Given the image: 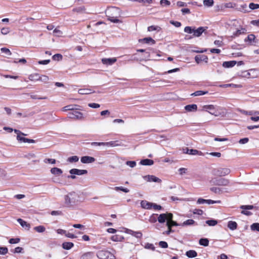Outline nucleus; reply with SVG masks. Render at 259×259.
Returning a JSON list of instances; mask_svg holds the SVG:
<instances>
[{
	"instance_id": "obj_1",
	"label": "nucleus",
	"mask_w": 259,
	"mask_h": 259,
	"mask_svg": "<svg viewBox=\"0 0 259 259\" xmlns=\"http://www.w3.org/2000/svg\"><path fill=\"white\" fill-rule=\"evenodd\" d=\"M105 14L108 20L111 22L114 23L121 22L118 19L120 16V10L119 8L114 7L109 8L106 10Z\"/></svg>"
},
{
	"instance_id": "obj_2",
	"label": "nucleus",
	"mask_w": 259,
	"mask_h": 259,
	"mask_svg": "<svg viewBox=\"0 0 259 259\" xmlns=\"http://www.w3.org/2000/svg\"><path fill=\"white\" fill-rule=\"evenodd\" d=\"M79 196L74 192H70L64 196V205L67 207H73L79 202Z\"/></svg>"
},
{
	"instance_id": "obj_3",
	"label": "nucleus",
	"mask_w": 259,
	"mask_h": 259,
	"mask_svg": "<svg viewBox=\"0 0 259 259\" xmlns=\"http://www.w3.org/2000/svg\"><path fill=\"white\" fill-rule=\"evenodd\" d=\"M206 29L203 27H199L197 29L195 27L186 26L184 28V32L189 34H193L194 37L200 36Z\"/></svg>"
},
{
	"instance_id": "obj_4",
	"label": "nucleus",
	"mask_w": 259,
	"mask_h": 259,
	"mask_svg": "<svg viewBox=\"0 0 259 259\" xmlns=\"http://www.w3.org/2000/svg\"><path fill=\"white\" fill-rule=\"evenodd\" d=\"M210 183L211 185L227 186L229 185L230 181L224 178H214L210 181Z\"/></svg>"
},
{
	"instance_id": "obj_5",
	"label": "nucleus",
	"mask_w": 259,
	"mask_h": 259,
	"mask_svg": "<svg viewBox=\"0 0 259 259\" xmlns=\"http://www.w3.org/2000/svg\"><path fill=\"white\" fill-rule=\"evenodd\" d=\"M96 255L99 259H114L115 257L113 254L107 250L98 251Z\"/></svg>"
},
{
	"instance_id": "obj_6",
	"label": "nucleus",
	"mask_w": 259,
	"mask_h": 259,
	"mask_svg": "<svg viewBox=\"0 0 259 259\" xmlns=\"http://www.w3.org/2000/svg\"><path fill=\"white\" fill-rule=\"evenodd\" d=\"M78 109H75L72 111L69 112L67 114L68 117L69 118H71L75 120H81L82 119L83 114L77 111Z\"/></svg>"
},
{
	"instance_id": "obj_7",
	"label": "nucleus",
	"mask_w": 259,
	"mask_h": 259,
	"mask_svg": "<svg viewBox=\"0 0 259 259\" xmlns=\"http://www.w3.org/2000/svg\"><path fill=\"white\" fill-rule=\"evenodd\" d=\"M172 217L171 213H162L158 216L157 221L159 223H164L166 221L167 222L168 220L172 219Z\"/></svg>"
},
{
	"instance_id": "obj_8",
	"label": "nucleus",
	"mask_w": 259,
	"mask_h": 259,
	"mask_svg": "<svg viewBox=\"0 0 259 259\" xmlns=\"http://www.w3.org/2000/svg\"><path fill=\"white\" fill-rule=\"evenodd\" d=\"M201 111L208 112L210 114L218 116L219 114L215 112V107L213 105H205L202 106Z\"/></svg>"
},
{
	"instance_id": "obj_9",
	"label": "nucleus",
	"mask_w": 259,
	"mask_h": 259,
	"mask_svg": "<svg viewBox=\"0 0 259 259\" xmlns=\"http://www.w3.org/2000/svg\"><path fill=\"white\" fill-rule=\"evenodd\" d=\"M240 208L243 209L241 212L242 214L249 216L251 215L252 213L250 211H246L245 210L252 209L254 208V206L252 205H241Z\"/></svg>"
},
{
	"instance_id": "obj_10",
	"label": "nucleus",
	"mask_w": 259,
	"mask_h": 259,
	"mask_svg": "<svg viewBox=\"0 0 259 259\" xmlns=\"http://www.w3.org/2000/svg\"><path fill=\"white\" fill-rule=\"evenodd\" d=\"M231 170L228 168H220L217 169L216 175L221 177L229 175Z\"/></svg>"
},
{
	"instance_id": "obj_11",
	"label": "nucleus",
	"mask_w": 259,
	"mask_h": 259,
	"mask_svg": "<svg viewBox=\"0 0 259 259\" xmlns=\"http://www.w3.org/2000/svg\"><path fill=\"white\" fill-rule=\"evenodd\" d=\"M143 178L145 180H146L147 181L149 182H156V183H160L161 182V180L159 178H158L153 175H147V176L143 177Z\"/></svg>"
},
{
	"instance_id": "obj_12",
	"label": "nucleus",
	"mask_w": 259,
	"mask_h": 259,
	"mask_svg": "<svg viewBox=\"0 0 259 259\" xmlns=\"http://www.w3.org/2000/svg\"><path fill=\"white\" fill-rule=\"evenodd\" d=\"M69 172L71 175H76L78 176L87 174L88 171L85 169H78L76 168H73L69 170Z\"/></svg>"
},
{
	"instance_id": "obj_13",
	"label": "nucleus",
	"mask_w": 259,
	"mask_h": 259,
	"mask_svg": "<svg viewBox=\"0 0 259 259\" xmlns=\"http://www.w3.org/2000/svg\"><path fill=\"white\" fill-rule=\"evenodd\" d=\"M24 157L28 160H32L33 163H36L39 161L38 159H37V156L35 154L32 152L24 155Z\"/></svg>"
},
{
	"instance_id": "obj_14",
	"label": "nucleus",
	"mask_w": 259,
	"mask_h": 259,
	"mask_svg": "<svg viewBox=\"0 0 259 259\" xmlns=\"http://www.w3.org/2000/svg\"><path fill=\"white\" fill-rule=\"evenodd\" d=\"M244 41H248L250 45H253V44H256L258 42V40L255 38V36L251 34L248 35V36L245 38Z\"/></svg>"
},
{
	"instance_id": "obj_15",
	"label": "nucleus",
	"mask_w": 259,
	"mask_h": 259,
	"mask_svg": "<svg viewBox=\"0 0 259 259\" xmlns=\"http://www.w3.org/2000/svg\"><path fill=\"white\" fill-rule=\"evenodd\" d=\"M80 161L83 163H91L95 161V158L89 156H82Z\"/></svg>"
},
{
	"instance_id": "obj_16",
	"label": "nucleus",
	"mask_w": 259,
	"mask_h": 259,
	"mask_svg": "<svg viewBox=\"0 0 259 259\" xmlns=\"http://www.w3.org/2000/svg\"><path fill=\"white\" fill-rule=\"evenodd\" d=\"M95 256L94 252L88 251L83 253L80 256V259H93Z\"/></svg>"
},
{
	"instance_id": "obj_17",
	"label": "nucleus",
	"mask_w": 259,
	"mask_h": 259,
	"mask_svg": "<svg viewBox=\"0 0 259 259\" xmlns=\"http://www.w3.org/2000/svg\"><path fill=\"white\" fill-rule=\"evenodd\" d=\"M116 59L115 58H103L102 59V62L103 64L107 65H112L116 61Z\"/></svg>"
},
{
	"instance_id": "obj_18",
	"label": "nucleus",
	"mask_w": 259,
	"mask_h": 259,
	"mask_svg": "<svg viewBox=\"0 0 259 259\" xmlns=\"http://www.w3.org/2000/svg\"><path fill=\"white\" fill-rule=\"evenodd\" d=\"M17 140L20 142L29 143H34L35 140L32 139H29L25 138L21 136L20 135L17 136Z\"/></svg>"
},
{
	"instance_id": "obj_19",
	"label": "nucleus",
	"mask_w": 259,
	"mask_h": 259,
	"mask_svg": "<svg viewBox=\"0 0 259 259\" xmlns=\"http://www.w3.org/2000/svg\"><path fill=\"white\" fill-rule=\"evenodd\" d=\"M152 205L153 203L146 200H142L141 202V207L144 209H150L152 207Z\"/></svg>"
},
{
	"instance_id": "obj_20",
	"label": "nucleus",
	"mask_w": 259,
	"mask_h": 259,
	"mask_svg": "<svg viewBox=\"0 0 259 259\" xmlns=\"http://www.w3.org/2000/svg\"><path fill=\"white\" fill-rule=\"evenodd\" d=\"M246 31L245 28L241 27L240 29H238L235 32H233L231 37H235L238 36L242 34L245 33Z\"/></svg>"
},
{
	"instance_id": "obj_21",
	"label": "nucleus",
	"mask_w": 259,
	"mask_h": 259,
	"mask_svg": "<svg viewBox=\"0 0 259 259\" xmlns=\"http://www.w3.org/2000/svg\"><path fill=\"white\" fill-rule=\"evenodd\" d=\"M185 109L188 112L196 111L197 109V106L196 104H190L185 106Z\"/></svg>"
},
{
	"instance_id": "obj_22",
	"label": "nucleus",
	"mask_w": 259,
	"mask_h": 259,
	"mask_svg": "<svg viewBox=\"0 0 259 259\" xmlns=\"http://www.w3.org/2000/svg\"><path fill=\"white\" fill-rule=\"evenodd\" d=\"M78 107L77 105H69L64 107L62 108V111H72L75 109H78L77 108Z\"/></svg>"
},
{
	"instance_id": "obj_23",
	"label": "nucleus",
	"mask_w": 259,
	"mask_h": 259,
	"mask_svg": "<svg viewBox=\"0 0 259 259\" xmlns=\"http://www.w3.org/2000/svg\"><path fill=\"white\" fill-rule=\"evenodd\" d=\"M197 224L192 219H189L185 221H184L183 223L180 224V226H192V225H197Z\"/></svg>"
},
{
	"instance_id": "obj_24",
	"label": "nucleus",
	"mask_w": 259,
	"mask_h": 259,
	"mask_svg": "<svg viewBox=\"0 0 259 259\" xmlns=\"http://www.w3.org/2000/svg\"><path fill=\"white\" fill-rule=\"evenodd\" d=\"M236 64L235 61H225L223 63V66L225 68L233 67Z\"/></svg>"
},
{
	"instance_id": "obj_25",
	"label": "nucleus",
	"mask_w": 259,
	"mask_h": 259,
	"mask_svg": "<svg viewBox=\"0 0 259 259\" xmlns=\"http://www.w3.org/2000/svg\"><path fill=\"white\" fill-rule=\"evenodd\" d=\"M140 163L143 165H152L153 164L154 161L151 159H145L142 160Z\"/></svg>"
},
{
	"instance_id": "obj_26",
	"label": "nucleus",
	"mask_w": 259,
	"mask_h": 259,
	"mask_svg": "<svg viewBox=\"0 0 259 259\" xmlns=\"http://www.w3.org/2000/svg\"><path fill=\"white\" fill-rule=\"evenodd\" d=\"M228 227L231 230H236L237 228V224L234 221H229L228 223Z\"/></svg>"
},
{
	"instance_id": "obj_27",
	"label": "nucleus",
	"mask_w": 259,
	"mask_h": 259,
	"mask_svg": "<svg viewBox=\"0 0 259 259\" xmlns=\"http://www.w3.org/2000/svg\"><path fill=\"white\" fill-rule=\"evenodd\" d=\"M187 256L190 258L195 257L197 256V253L194 250H190L186 252Z\"/></svg>"
},
{
	"instance_id": "obj_28",
	"label": "nucleus",
	"mask_w": 259,
	"mask_h": 259,
	"mask_svg": "<svg viewBox=\"0 0 259 259\" xmlns=\"http://www.w3.org/2000/svg\"><path fill=\"white\" fill-rule=\"evenodd\" d=\"M28 78L31 81H38L39 80L40 75L37 73L32 74L29 76Z\"/></svg>"
},
{
	"instance_id": "obj_29",
	"label": "nucleus",
	"mask_w": 259,
	"mask_h": 259,
	"mask_svg": "<svg viewBox=\"0 0 259 259\" xmlns=\"http://www.w3.org/2000/svg\"><path fill=\"white\" fill-rule=\"evenodd\" d=\"M51 172L52 174L58 176L61 175L63 172L62 170L60 168L57 167H53L51 168Z\"/></svg>"
},
{
	"instance_id": "obj_30",
	"label": "nucleus",
	"mask_w": 259,
	"mask_h": 259,
	"mask_svg": "<svg viewBox=\"0 0 259 259\" xmlns=\"http://www.w3.org/2000/svg\"><path fill=\"white\" fill-rule=\"evenodd\" d=\"M210 190L215 194H220L223 193L222 189L217 187H212L210 188Z\"/></svg>"
},
{
	"instance_id": "obj_31",
	"label": "nucleus",
	"mask_w": 259,
	"mask_h": 259,
	"mask_svg": "<svg viewBox=\"0 0 259 259\" xmlns=\"http://www.w3.org/2000/svg\"><path fill=\"white\" fill-rule=\"evenodd\" d=\"M208 93L207 91H197L195 92L194 93L191 94V96H199L207 94Z\"/></svg>"
},
{
	"instance_id": "obj_32",
	"label": "nucleus",
	"mask_w": 259,
	"mask_h": 259,
	"mask_svg": "<svg viewBox=\"0 0 259 259\" xmlns=\"http://www.w3.org/2000/svg\"><path fill=\"white\" fill-rule=\"evenodd\" d=\"M78 92L79 94L81 95H88L92 93L91 90L88 89H79Z\"/></svg>"
},
{
	"instance_id": "obj_33",
	"label": "nucleus",
	"mask_w": 259,
	"mask_h": 259,
	"mask_svg": "<svg viewBox=\"0 0 259 259\" xmlns=\"http://www.w3.org/2000/svg\"><path fill=\"white\" fill-rule=\"evenodd\" d=\"M140 40L146 44H154L155 43V41L150 37H145Z\"/></svg>"
},
{
	"instance_id": "obj_34",
	"label": "nucleus",
	"mask_w": 259,
	"mask_h": 259,
	"mask_svg": "<svg viewBox=\"0 0 259 259\" xmlns=\"http://www.w3.org/2000/svg\"><path fill=\"white\" fill-rule=\"evenodd\" d=\"M74 244L72 242H64L62 244V247L65 249H71L73 246Z\"/></svg>"
},
{
	"instance_id": "obj_35",
	"label": "nucleus",
	"mask_w": 259,
	"mask_h": 259,
	"mask_svg": "<svg viewBox=\"0 0 259 259\" xmlns=\"http://www.w3.org/2000/svg\"><path fill=\"white\" fill-rule=\"evenodd\" d=\"M18 222L20 224V225L23 227H26L27 228H30V225L28 224L26 222L24 221L21 219H18L17 220Z\"/></svg>"
},
{
	"instance_id": "obj_36",
	"label": "nucleus",
	"mask_w": 259,
	"mask_h": 259,
	"mask_svg": "<svg viewBox=\"0 0 259 259\" xmlns=\"http://www.w3.org/2000/svg\"><path fill=\"white\" fill-rule=\"evenodd\" d=\"M199 243L201 245L207 246L209 244V240L207 238H201L199 241Z\"/></svg>"
},
{
	"instance_id": "obj_37",
	"label": "nucleus",
	"mask_w": 259,
	"mask_h": 259,
	"mask_svg": "<svg viewBox=\"0 0 259 259\" xmlns=\"http://www.w3.org/2000/svg\"><path fill=\"white\" fill-rule=\"evenodd\" d=\"M119 145L116 143V141H110L109 142H104V146L116 147Z\"/></svg>"
},
{
	"instance_id": "obj_38",
	"label": "nucleus",
	"mask_w": 259,
	"mask_h": 259,
	"mask_svg": "<svg viewBox=\"0 0 259 259\" xmlns=\"http://www.w3.org/2000/svg\"><path fill=\"white\" fill-rule=\"evenodd\" d=\"M34 230L38 233H43L45 231L46 228L43 226H38L33 228Z\"/></svg>"
},
{
	"instance_id": "obj_39",
	"label": "nucleus",
	"mask_w": 259,
	"mask_h": 259,
	"mask_svg": "<svg viewBox=\"0 0 259 259\" xmlns=\"http://www.w3.org/2000/svg\"><path fill=\"white\" fill-rule=\"evenodd\" d=\"M203 5L207 7H210L213 5V0H203Z\"/></svg>"
},
{
	"instance_id": "obj_40",
	"label": "nucleus",
	"mask_w": 259,
	"mask_h": 259,
	"mask_svg": "<svg viewBox=\"0 0 259 259\" xmlns=\"http://www.w3.org/2000/svg\"><path fill=\"white\" fill-rule=\"evenodd\" d=\"M198 153H199V151H198L197 150L189 149L188 148H187V151L186 152V153L189 154L190 155H196V154H198ZM200 153H201V152H200Z\"/></svg>"
},
{
	"instance_id": "obj_41",
	"label": "nucleus",
	"mask_w": 259,
	"mask_h": 259,
	"mask_svg": "<svg viewBox=\"0 0 259 259\" xmlns=\"http://www.w3.org/2000/svg\"><path fill=\"white\" fill-rule=\"evenodd\" d=\"M79 160V158L77 156H73L71 157H70L68 158L67 161L73 163V162H77Z\"/></svg>"
},
{
	"instance_id": "obj_42",
	"label": "nucleus",
	"mask_w": 259,
	"mask_h": 259,
	"mask_svg": "<svg viewBox=\"0 0 259 259\" xmlns=\"http://www.w3.org/2000/svg\"><path fill=\"white\" fill-rule=\"evenodd\" d=\"M206 224L210 226H214L218 224V221L215 220H207L206 221Z\"/></svg>"
},
{
	"instance_id": "obj_43",
	"label": "nucleus",
	"mask_w": 259,
	"mask_h": 259,
	"mask_svg": "<svg viewBox=\"0 0 259 259\" xmlns=\"http://www.w3.org/2000/svg\"><path fill=\"white\" fill-rule=\"evenodd\" d=\"M250 228L252 231H259V223H255L252 224L251 225Z\"/></svg>"
},
{
	"instance_id": "obj_44",
	"label": "nucleus",
	"mask_w": 259,
	"mask_h": 259,
	"mask_svg": "<svg viewBox=\"0 0 259 259\" xmlns=\"http://www.w3.org/2000/svg\"><path fill=\"white\" fill-rule=\"evenodd\" d=\"M160 4L161 6H169L170 5V2L168 0H161Z\"/></svg>"
},
{
	"instance_id": "obj_45",
	"label": "nucleus",
	"mask_w": 259,
	"mask_h": 259,
	"mask_svg": "<svg viewBox=\"0 0 259 259\" xmlns=\"http://www.w3.org/2000/svg\"><path fill=\"white\" fill-rule=\"evenodd\" d=\"M8 252V249L6 247H0V254L5 255Z\"/></svg>"
},
{
	"instance_id": "obj_46",
	"label": "nucleus",
	"mask_w": 259,
	"mask_h": 259,
	"mask_svg": "<svg viewBox=\"0 0 259 259\" xmlns=\"http://www.w3.org/2000/svg\"><path fill=\"white\" fill-rule=\"evenodd\" d=\"M114 190L118 191L119 190L122 191L125 193H128L130 190L127 188H124L122 187H115Z\"/></svg>"
},
{
	"instance_id": "obj_47",
	"label": "nucleus",
	"mask_w": 259,
	"mask_h": 259,
	"mask_svg": "<svg viewBox=\"0 0 259 259\" xmlns=\"http://www.w3.org/2000/svg\"><path fill=\"white\" fill-rule=\"evenodd\" d=\"M2 53H5L7 56H11L12 53L10 50L6 48H2L1 49Z\"/></svg>"
},
{
	"instance_id": "obj_48",
	"label": "nucleus",
	"mask_w": 259,
	"mask_h": 259,
	"mask_svg": "<svg viewBox=\"0 0 259 259\" xmlns=\"http://www.w3.org/2000/svg\"><path fill=\"white\" fill-rule=\"evenodd\" d=\"M85 10L84 7H80L73 9V11L77 13H83Z\"/></svg>"
},
{
	"instance_id": "obj_49",
	"label": "nucleus",
	"mask_w": 259,
	"mask_h": 259,
	"mask_svg": "<svg viewBox=\"0 0 259 259\" xmlns=\"http://www.w3.org/2000/svg\"><path fill=\"white\" fill-rule=\"evenodd\" d=\"M20 239L19 238H11L9 240V242L10 244H16V243H18L20 242Z\"/></svg>"
},
{
	"instance_id": "obj_50",
	"label": "nucleus",
	"mask_w": 259,
	"mask_h": 259,
	"mask_svg": "<svg viewBox=\"0 0 259 259\" xmlns=\"http://www.w3.org/2000/svg\"><path fill=\"white\" fill-rule=\"evenodd\" d=\"M202 56H203V55H198L195 56V60L197 63L199 64L203 61Z\"/></svg>"
},
{
	"instance_id": "obj_51",
	"label": "nucleus",
	"mask_w": 259,
	"mask_h": 259,
	"mask_svg": "<svg viewBox=\"0 0 259 259\" xmlns=\"http://www.w3.org/2000/svg\"><path fill=\"white\" fill-rule=\"evenodd\" d=\"M10 28L8 27H3L1 29V33L4 35H6L10 32Z\"/></svg>"
},
{
	"instance_id": "obj_52",
	"label": "nucleus",
	"mask_w": 259,
	"mask_h": 259,
	"mask_svg": "<svg viewBox=\"0 0 259 259\" xmlns=\"http://www.w3.org/2000/svg\"><path fill=\"white\" fill-rule=\"evenodd\" d=\"M62 58H63L62 55L60 54H55L53 56V59L54 60H57V61L61 60L62 59Z\"/></svg>"
},
{
	"instance_id": "obj_53",
	"label": "nucleus",
	"mask_w": 259,
	"mask_h": 259,
	"mask_svg": "<svg viewBox=\"0 0 259 259\" xmlns=\"http://www.w3.org/2000/svg\"><path fill=\"white\" fill-rule=\"evenodd\" d=\"M44 162L45 163H52V164H55L56 163V160L55 159H52V158H46L44 159Z\"/></svg>"
},
{
	"instance_id": "obj_54",
	"label": "nucleus",
	"mask_w": 259,
	"mask_h": 259,
	"mask_svg": "<svg viewBox=\"0 0 259 259\" xmlns=\"http://www.w3.org/2000/svg\"><path fill=\"white\" fill-rule=\"evenodd\" d=\"M172 219H170L168 220L166 223H169V225H171V227L172 226H180V224L177 223L176 222L172 221Z\"/></svg>"
},
{
	"instance_id": "obj_55",
	"label": "nucleus",
	"mask_w": 259,
	"mask_h": 259,
	"mask_svg": "<svg viewBox=\"0 0 259 259\" xmlns=\"http://www.w3.org/2000/svg\"><path fill=\"white\" fill-rule=\"evenodd\" d=\"M145 248L146 249H151L152 250H155V247L153 244L147 243L145 244Z\"/></svg>"
},
{
	"instance_id": "obj_56",
	"label": "nucleus",
	"mask_w": 259,
	"mask_h": 259,
	"mask_svg": "<svg viewBox=\"0 0 259 259\" xmlns=\"http://www.w3.org/2000/svg\"><path fill=\"white\" fill-rule=\"evenodd\" d=\"M126 164L133 168L136 165V162L135 161H127L126 162Z\"/></svg>"
},
{
	"instance_id": "obj_57",
	"label": "nucleus",
	"mask_w": 259,
	"mask_h": 259,
	"mask_svg": "<svg viewBox=\"0 0 259 259\" xmlns=\"http://www.w3.org/2000/svg\"><path fill=\"white\" fill-rule=\"evenodd\" d=\"M159 245L163 248H166L168 247V244L167 242L163 241H161L159 242Z\"/></svg>"
},
{
	"instance_id": "obj_58",
	"label": "nucleus",
	"mask_w": 259,
	"mask_h": 259,
	"mask_svg": "<svg viewBox=\"0 0 259 259\" xmlns=\"http://www.w3.org/2000/svg\"><path fill=\"white\" fill-rule=\"evenodd\" d=\"M249 7L251 10H254L259 8V5L255 4L254 3H250L249 5Z\"/></svg>"
},
{
	"instance_id": "obj_59",
	"label": "nucleus",
	"mask_w": 259,
	"mask_h": 259,
	"mask_svg": "<svg viewBox=\"0 0 259 259\" xmlns=\"http://www.w3.org/2000/svg\"><path fill=\"white\" fill-rule=\"evenodd\" d=\"M176 5L178 7H183L187 6V4L186 3L181 1L177 2Z\"/></svg>"
},
{
	"instance_id": "obj_60",
	"label": "nucleus",
	"mask_w": 259,
	"mask_h": 259,
	"mask_svg": "<svg viewBox=\"0 0 259 259\" xmlns=\"http://www.w3.org/2000/svg\"><path fill=\"white\" fill-rule=\"evenodd\" d=\"M157 219L156 218L155 215H152L149 218V222L151 223H154L157 221Z\"/></svg>"
},
{
	"instance_id": "obj_61",
	"label": "nucleus",
	"mask_w": 259,
	"mask_h": 259,
	"mask_svg": "<svg viewBox=\"0 0 259 259\" xmlns=\"http://www.w3.org/2000/svg\"><path fill=\"white\" fill-rule=\"evenodd\" d=\"M235 6V5L233 4L232 3H228L224 4L223 7L225 8H234Z\"/></svg>"
},
{
	"instance_id": "obj_62",
	"label": "nucleus",
	"mask_w": 259,
	"mask_h": 259,
	"mask_svg": "<svg viewBox=\"0 0 259 259\" xmlns=\"http://www.w3.org/2000/svg\"><path fill=\"white\" fill-rule=\"evenodd\" d=\"M170 23L176 27H179L181 26V23L178 21H170Z\"/></svg>"
},
{
	"instance_id": "obj_63",
	"label": "nucleus",
	"mask_w": 259,
	"mask_h": 259,
	"mask_svg": "<svg viewBox=\"0 0 259 259\" xmlns=\"http://www.w3.org/2000/svg\"><path fill=\"white\" fill-rule=\"evenodd\" d=\"M133 236L137 238H141L142 237V233L139 231L135 232Z\"/></svg>"
},
{
	"instance_id": "obj_64",
	"label": "nucleus",
	"mask_w": 259,
	"mask_h": 259,
	"mask_svg": "<svg viewBox=\"0 0 259 259\" xmlns=\"http://www.w3.org/2000/svg\"><path fill=\"white\" fill-rule=\"evenodd\" d=\"M53 33L56 34V35L58 36H61L63 33L61 30H60L59 29H58L57 28H55L54 30Z\"/></svg>"
}]
</instances>
